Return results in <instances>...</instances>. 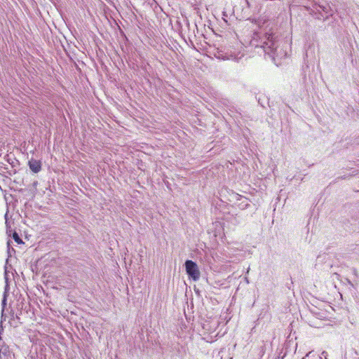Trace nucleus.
Listing matches in <instances>:
<instances>
[{"label": "nucleus", "instance_id": "39448f33", "mask_svg": "<svg viewBox=\"0 0 359 359\" xmlns=\"http://www.w3.org/2000/svg\"><path fill=\"white\" fill-rule=\"evenodd\" d=\"M4 355L7 359H11L12 353L9 350L8 346L5 344H0V357Z\"/></svg>", "mask_w": 359, "mask_h": 359}, {"label": "nucleus", "instance_id": "423d86ee", "mask_svg": "<svg viewBox=\"0 0 359 359\" xmlns=\"http://www.w3.org/2000/svg\"><path fill=\"white\" fill-rule=\"evenodd\" d=\"M9 290H10L9 285H5L4 295H3V299H2V302H1V306H2L1 317L2 318L4 316V309L6 306L7 297L9 293Z\"/></svg>", "mask_w": 359, "mask_h": 359}, {"label": "nucleus", "instance_id": "20e7f679", "mask_svg": "<svg viewBox=\"0 0 359 359\" xmlns=\"http://www.w3.org/2000/svg\"><path fill=\"white\" fill-rule=\"evenodd\" d=\"M28 165L29 169L34 173H38L41 170V163L40 161L32 158L29 161Z\"/></svg>", "mask_w": 359, "mask_h": 359}, {"label": "nucleus", "instance_id": "f8f14e48", "mask_svg": "<svg viewBox=\"0 0 359 359\" xmlns=\"http://www.w3.org/2000/svg\"><path fill=\"white\" fill-rule=\"evenodd\" d=\"M311 353V352H309L307 355H306V357H309V355Z\"/></svg>", "mask_w": 359, "mask_h": 359}, {"label": "nucleus", "instance_id": "f257e3e1", "mask_svg": "<svg viewBox=\"0 0 359 359\" xmlns=\"http://www.w3.org/2000/svg\"><path fill=\"white\" fill-rule=\"evenodd\" d=\"M262 40L260 48H262L266 54L270 55L273 60L287 57V51L283 48H279L276 46V41L272 34L266 33Z\"/></svg>", "mask_w": 359, "mask_h": 359}, {"label": "nucleus", "instance_id": "f03ea898", "mask_svg": "<svg viewBox=\"0 0 359 359\" xmlns=\"http://www.w3.org/2000/svg\"><path fill=\"white\" fill-rule=\"evenodd\" d=\"M311 11L313 13L318 19H327L329 16L332 15L333 10L329 4H315Z\"/></svg>", "mask_w": 359, "mask_h": 359}, {"label": "nucleus", "instance_id": "4468645a", "mask_svg": "<svg viewBox=\"0 0 359 359\" xmlns=\"http://www.w3.org/2000/svg\"><path fill=\"white\" fill-rule=\"evenodd\" d=\"M353 272H354V274H356V270L355 269L353 270Z\"/></svg>", "mask_w": 359, "mask_h": 359}, {"label": "nucleus", "instance_id": "7ed1b4c3", "mask_svg": "<svg viewBox=\"0 0 359 359\" xmlns=\"http://www.w3.org/2000/svg\"><path fill=\"white\" fill-rule=\"evenodd\" d=\"M185 268L186 271L190 278L195 281L199 279L200 271L197 264L191 260H187L185 262Z\"/></svg>", "mask_w": 359, "mask_h": 359}, {"label": "nucleus", "instance_id": "0eeeda50", "mask_svg": "<svg viewBox=\"0 0 359 359\" xmlns=\"http://www.w3.org/2000/svg\"><path fill=\"white\" fill-rule=\"evenodd\" d=\"M13 238L16 243H22V241L21 238H20L19 235L18 234V233L14 232L13 234Z\"/></svg>", "mask_w": 359, "mask_h": 359}, {"label": "nucleus", "instance_id": "9d476101", "mask_svg": "<svg viewBox=\"0 0 359 359\" xmlns=\"http://www.w3.org/2000/svg\"><path fill=\"white\" fill-rule=\"evenodd\" d=\"M4 278H5L6 285H9V283H8V273H7V271L6 270L5 271Z\"/></svg>", "mask_w": 359, "mask_h": 359}, {"label": "nucleus", "instance_id": "ddd939ff", "mask_svg": "<svg viewBox=\"0 0 359 359\" xmlns=\"http://www.w3.org/2000/svg\"><path fill=\"white\" fill-rule=\"evenodd\" d=\"M252 45H253V46H255V47H257V46H258V45L255 44L254 43H252Z\"/></svg>", "mask_w": 359, "mask_h": 359}, {"label": "nucleus", "instance_id": "6e6552de", "mask_svg": "<svg viewBox=\"0 0 359 359\" xmlns=\"http://www.w3.org/2000/svg\"><path fill=\"white\" fill-rule=\"evenodd\" d=\"M226 58H227L228 60H232L238 61V59H239L240 57H237V56H236V55H229V56H228Z\"/></svg>", "mask_w": 359, "mask_h": 359}, {"label": "nucleus", "instance_id": "1a4fd4ad", "mask_svg": "<svg viewBox=\"0 0 359 359\" xmlns=\"http://www.w3.org/2000/svg\"><path fill=\"white\" fill-rule=\"evenodd\" d=\"M7 161H8V163H9L13 166V167H14V166L15 165V163H18V161H16V160H15V161H10V158H9V157H8V158H7Z\"/></svg>", "mask_w": 359, "mask_h": 359}, {"label": "nucleus", "instance_id": "9b49d317", "mask_svg": "<svg viewBox=\"0 0 359 359\" xmlns=\"http://www.w3.org/2000/svg\"><path fill=\"white\" fill-rule=\"evenodd\" d=\"M7 215H8V214L6 213V214L5 215V219H6V224H7Z\"/></svg>", "mask_w": 359, "mask_h": 359}]
</instances>
